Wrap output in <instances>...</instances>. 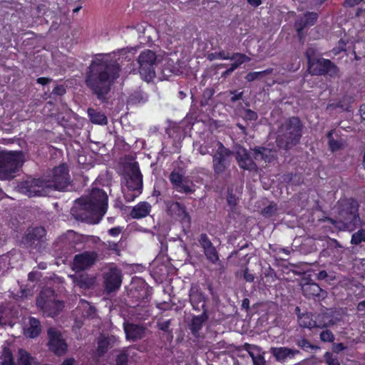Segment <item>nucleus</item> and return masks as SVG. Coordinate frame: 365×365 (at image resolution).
<instances>
[{"label":"nucleus","mask_w":365,"mask_h":365,"mask_svg":"<svg viewBox=\"0 0 365 365\" xmlns=\"http://www.w3.org/2000/svg\"><path fill=\"white\" fill-rule=\"evenodd\" d=\"M123 329L126 339L133 341L143 339L145 334V328L144 327L133 323H124Z\"/></svg>","instance_id":"25"},{"label":"nucleus","mask_w":365,"mask_h":365,"mask_svg":"<svg viewBox=\"0 0 365 365\" xmlns=\"http://www.w3.org/2000/svg\"><path fill=\"white\" fill-rule=\"evenodd\" d=\"M66 90L63 85H57L53 88L51 93L53 96H62L66 93Z\"/></svg>","instance_id":"49"},{"label":"nucleus","mask_w":365,"mask_h":365,"mask_svg":"<svg viewBox=\"0 0 365 365\" xmlns=\"http://www.w3.org/2000/svg\"><path fill=\"white\" fill-rule=\"evenodd\" d=\"M346 42L344 41L343 39H340L339 41H338V43H337V46L334 47L331 51L330 52L334 55V56H337L339 55L341 52H346Z\"/></svg>","instance_id":"44"},{"label":"nucleus","mask_w":365,"mask_h":365,"mask_svg":"<svg viewBox=\"0 0 365 365\" xmlns=\"http://www.w3.org/2000/svg\"><path fill=\"white\" fill-rule=\"evenodd\" d=\"M188 298L190 304L193 310L195 312H208L207 302L208 297L204 293L199 286L192 284L189 289Z\"/></svg>","instance_id":"15"},{"label":"nucleus","mask_w":365,"mask_h":365,"mask_svg":"<svg viewBox=\"0 0 365 365\" xmlns=\"http://www.w3.org/2000/svg\"><path fill=\"white\" fill-rule=\"evenodd\" d=\"M125 180L127 190L124 192V197L127 202L133 201L143 190V175L138 165L132 166Z\"/></svg>","instance_id":"8"},{"label":"nucleus","mask_w":365,"mask_h":365,"mask_svg":"<svg viewBox=\"0 0 365 365\" xmlns=\"http://www.w3.org/2000/svg\"><path fill=\"white\" fill-rule=\"evenodd\" d=\"M328 277V274L325 270L319 271L317 274V278L319 280L327 279Z\"/></svg>","instance_id":"61"},{"label":"nucleus","mask_w":365,"mask_h":365,"mask_svg":"<svg viewBox=\"0 0 365 365\" xmlns=\"http://www.w3.org/2000/svg\"><path fill=\"white\" fill-rule=\"evenodd\" d=\"M307 68L312 76H329L331 78H336L339 73V67L331 60L324 58L315 60L312 66L309 65Z\"/></svg>","instance_id":"13"},{"label":"nucleus","mask_w":365,"mask_h":365,"mask_svg":"<svg viewBox=\"0 0 365 365\" xmlns=\"http://www.w3.org/2000/svg\"><path fill=\"white\" fill-rule=\"evenodd\" d=\"M76 203L86 212V218L91 217L98 223L107 211L108 195L102 189L93 188L89 195L77 199Z\"/></svg>","instance_id":"2"},{"label":"nucleus","mask_w":365,"mask_h":365,"mask_svg":"<svg viewBox=\"0 0 365 365\" xmlns=\"http://www.w3.org/2000/svg\"><path fill=\"white\" fill-rule=\"evenodd\" d=\"M46 230L43 227L29 228L23 237L25 247L41 252L46 245Z\"/></svg>","instance_id":"11"},{"label":"nucleus","mask_w":365,"mask_h":365,"mask_svg":"<svg viewBox=\"0 0 365 365\" xmlns=\"http://www.w3.org/2000/svg\"><path fill=\"white\" fill-rule=\"evenodd\" d=\"M198 242L203 249L207 259L212 264H216L219 261L218 252L207 234L202 233L198 238Z\"/></svg>","instance_id":"21"},{"label":"nucleus","mask_w":365,"mask_h":365,"mask_svg":"<svg viewBox=\"0 0 365 365\" xmlns=\"http://www.w3.org/2000/svg\"><path fill=\"white\" fill-rule=\"evenodd\" d=\"M235 158L241 169L252 171L257 168V165L252 158L250 153L243 146L237 148Z\"/></svg>","instance_id":"20"},{"label":"nucleus","mask_w":365,"mask_h":365,"mask_svg":"<svg viewBox=\"0 0 365 365\" xmlns=\"http://www.w3.org/2000/svg\"><path fill=\"white\" fill-rule=\"evenodd\" d=\"M168 215L175 217L182 223L190 225L191 219L183 204L175 201H167L165 202Z\"/></svg>","instance_id":"18"},{"label":"nucleus","mask_w":365,"mask_h":365,"mask_svg":"<svg viewBox=\"0 0 365 365\" xmlns=\"http://www.w3.org/2000/svg\"><path fill=\"white\" fill-rule=\"evenodd\" d=\"M312 313L298 314V323L301 327L312 329L313 328H323L327 327V323H322L313 319Z\"/></svg>","instance_id":"26"},{"label":"nucleus","mask_w":365,"mask_h":365,"mask_svg":"<svg viewBox=\"0 0 365 365\" xmlns=\"http://www.w3.org/2000/svg\"><path fill=\"white\" fill-rule=\"evenodd\" d=\"M272 72V68H268V69H266V70H264V71H252V72H249L246 76H245V79L248 81V82H252L255 80H257V79H260L262 78V77L267 76V75H269L271 74Z\"/></svg>","instance_id":"35"},{"label":"nucleus","mask_w":365,"mask_h":365,"mask_svg":"<svg viewBox=\"0 0 365 365\" xmlns=\"http://www.w3.org/2000/svg\"><path fill=\"white\" fill-rule=\"evenodd\" d=\"M359 111V114L361 115V120H365V103L361 105Z\"/></svg>","instance_id":"64"},{"label":"nucleus","mask_w":365,"mask_h":365,"mask_svg":"<svg viewBox=\"0 0 365 365\" xmlns=\"http://www.w3.org/2000/svg\"><path fill=\"white\" fill-rule=\"evenodd\" d=\"M303 125L299 118L292 116L279 128L276 143L279 148L289 150L297 145L302 136Z\"/></svg>","instance_id":"4"},{"label":"nucleus","mask_w":365,"mask_h":365,"mask_svg":"<svg viewBox=\"0 0 365 365\" xmlns=\"http://www.w3.org/2000/svg\"><path fill=\"white\" fill-rule=\"evenodd\" d=\"M94 284V280L87 275H81L76 279V284L81 289H89Z\"/></svg>","instance_id":"36"},{"label":"nucleus","mask_w":365,"mask_h":365,"mask_svg":"<svg viewBox=\"0 0 365 365\" xmlns=\"http://www.w3.org/2000/svg\"><path fill=\"white\" fill-rule=\"evenodd\" d=\"M232 152L222 143H217V148L212 155V169L215 175L223 174L230 166Z\"/></svg>","instance_id":"12"},{"label":"nucleus","mask_w":365,"mask_h":365,"mask_svg":"<svg viewBox=\"0 0 365 365\" xmlns=\"http://www.w3.org/2000/svg\"><path fill=\"white\" fill-rule=\"evenodd\" d=\"M319 338L323 342H333L335 339L334 334L329 329L323 330L320 333Z\"/></svg>","instance_id":"45"},{"label":"nucleus","mask_w":365,"mask_h":365,"mask_svg":"<svg viewBox=\"0 0 365 365\" xmlns=\"http://www.w3.org/2000/svg\"><path fill=\"white\" fill-rule=\"evenodd\" d=\"M48 182L43 178H27L18 184L19 191L29 197L46 195L48 192Z\"/></svg>","instance_id":"9"},{"label":"nucleus","mask_w":365,"mask_h":365,"mask_svg":"<svg viewBox=\"0 0 365 365\" xmlns=\"http://www.w3.org/2000/svg\"><path fill=\"white\" fill-rule=\"evenodd\" d=\"M294 344L304 351L309 352L314 349H317L318 346L312 344L304 336L296 337L294 339Z\"/></svg>","instance_id":"34"},{"label":"nucleus","mask_w":365,"mask_h":365,"mask_svg":"<svg viewBox=\"0 0 365 365\" xmlns=\"http://www.w3.org/2000/svg\"><path fill=\"white\" fill-rule=\"evenodd\" d=\"M339 220L328 217L327 221L340 230H354L360 222L359 204L352 197L339 201Z\"/></svg>","instance_id":"3"},{"label":"nucleus","mask_w":365,"mask_h":365,"mask_svg":"<svg viewBox=\"0 0 365 365\" xmlns=\"http://www.w3.org/2000/svg\"><path fill=\"white\" fill-rule=\"evenodd\" d=\"M151 206L147 202H139L133 207L130 212V216L133 219H140L148 216L150 212Z\"/></svg>","instance_id":"30"},{"label":"nucleus","mask_w":365,"mask_h":365,"mask_svg":"<svg viewBox=\"0 0 365 365\" xmlns=\"http://www.w3.org/2000/svg\"><path fill=\"white\" fill-rule=\"evenodd\" d=\"M120 71V66L116 60L98 54L88 68L85 83L98 100L106 103L107 95L119 78Z\"/></svg>","instance_id":"1"},{"label":"nucleus","mask_w":365,"mask_h":365,"mask_svg":"<svg viewBox=\"0 0 365 365\" xmlns=\"http://www.w3.org/2000/svg\"><path fill=\"white\" fill-rule=\"evenodd\" d=\"M230 60L234 61V63L240 67L242 64L250 62L251 58L245 53L237 52L232 54Z\"/></svg>","instance_id":"38"},{"label":"nucleus","mask_w":365,"mask_h":365,"mask_svg":"<svg viewBox=\"0 0 365 365\" xmlns=\"http://www.w3.org/2000/svg\"><path fill=\"white\" fill-rule=\"evenodd\" d=\"M41 332V324L40 321L35 317H29V324L27 327L24 329V334L31 339H34L37 337Z\"/></svg>","instance_id":"29"},{"label":"nucleus","mask_w":365,"mask_h":365,"mask_svg":"<svg viewBox=\"0 0 365 365\" xmlns=\"http://www.w3.org/2000/svg\"><path fill=\"white\" fill-rule=\"evenodd\" d=\"M245 346L250 356L252 358L253 365H266V361L262 354L259 353V351L255 353L250 350L251 345L249 344H245Z\"/></svg>","instance_id":"33"},{"label":"nucleus","mask_w":365,"mask_h":365,"mask_svg":"<svg viewBox=\"0 0 365 365\" xmlns=\"http://www.w3.org/2000/svg\"><path fill=\"white\" fill-rule=\"evenodd\" d=\"M103 285L107 292L118 290L122 284V271L116 265H110L103 274Z\"/></svg>","instance_id":"14"},{"label":"nucleus","mask_w":365,"mask_h":365,"mask_svg":"<svg viewBox=\"0 0 365 365\" xmlns=\"http://www.w3.org/2000/svg\"><path fill=\"white\" fill-rule=\"evenodd\" d=\"M247 2L251 6L257 8L262 4V0H247Z\"/></svg>","instance_id":"60"},{"label":"nucleus","mask_w":365,"mask_h":365,"mask_svg":"<svg viewBox=\"0 0 365 365\" xmlns=\"http://www.w3.org/2000/svg\"><path fill=\"white\" fill-rule=\"evenodd\" d=\"M362 242H365V230H360L354 233L351 239V243L352 245H356Z\"/></svg>","instance_id":"41"},{"label":"nucleus","mask_w":365,"mask_h":365,"mask_svg":"<svg viewBox=\"0 0 365 365\" xmlns=\"http://www.w3.org/2000/svg\"><path fill=\"white\" fill-rule=\"evenodd\" d=\"M243 278L247 282H252L255 280V276L251 273L247 267H245L243 272Z\"/></svg>","instance_id":"52"},{"label":"nucleus","mask_w":365,"mask_h":365,"mask_svg":"<svg viewBox=\"0 0 365 365\" xmlns=\"http://www.w3.org/2000/svg\"><path fill=\"white\" fill-rule=\"evenodd\" d=\"M156 60L155 53L149 49L142 51L138 56L139 73L147 82L151 81L155 77Z\"/></svg>","instance_id":"10"},{"label":"nucleus","mask_w":365,"mask_h":365,"mask_svg":"<svg viewBox=\"0 0 365 365\" xmlns=\"http://www.w3.org/2000/svg\"><path fill=\"white\" fill-rule=\"evenodd\" d=\"M48 182V189L66 191V188L71 185V177L69 169L66 163H61L58 166L54 167L49 175L45 178Z\"/></svg>","instance_id":"7"},{"label":"nucleus","mask_w":365,"mask_h":365,"mask_svg":"<svg viewBox=\"0 0 365 365\" xmlns=\"http://www.w3.org/2000/svg\"><path fill=\"white\" fill-rule=\"evenodd\" d=\"M227 204L232 207H235L237 205V199L232 193H229L227 197Z\"/></svg>","instance_id":"56"},{"label":"nucleus","mask_w":365,"mask_h":365,"mask_svg":"<svg viewBox=\"0 0 365 365\" xmlns=\"http://www.w3.org/2000/svg\"><path fill=\"white\" fill-rule=\"evenodd\" d=\"M36 304L47 316L51 317L58 315L64 307V302L56 299L55 291L48 287L40 292Z\"/></svg>","instance_id":"6"},{"label":"nucleus","mask_w":365,"mask_h":365,"mask_svg":"<svg viewBox=\"0 0 365 365\" xmlns=\"http://www.w3.org/2000/svg\"><path fill=\"white\" fill-rule=\"evenodd\" d=\"M98 253L95 251H85L76 255L73 261V269L84 271L92 267L98 260Z\"/></svg>","instance_id":"17"},{"label":"nucleus","mask_w":365,"mask_h":365,"mask_svg":"<svg viewBox=\"0 0 365 365\" xmlns=\"http://www.w3.org/2000/svg\"><path fill=\"white\" fill-rule=\"evenodd\" d=\"M319 15L314 11H307L302 18L297 20L294 23V28L297 33V36L301 39L303 36V31L306 27L314 26L317 19Z\"/></svg>","instance_id":"23"},{"label":"nucleus","mask_w":365,"mask_h":365,"mask_svg":"<svg viewBox=\"0 0 365 365\" xmlns=\"http://www.w3.org/2000/svg\"><path fill=\"white\" fill-rule=\"evenodd\" d=\"M231 57L232 54H230L229 52L220 51L219 52L210 54L208 58L210 60H213L214 58L220 60H230L231 59Z\"/></svg>","instance_id":"43"},{"label":"nucleus","mask_w":365,"mask_h":365,"mask_svg":"<svg viewBox=\"0 0 365 365\" xmlns=\"http://www.w3.org/2000/svg\"><path fill=\"white\" fill-rule=\"evenodd\" d=\"M175 189L178 192L185 193L186 195L192 194L195 192V189H192L189 185L183 183V182Z\"/></svg>","instance_id":"47"},{"label":"nucleus","mask_w":365,"mask_h":365,"mask_svg":"<svg viewBox=\"0 0 365 365\" xmlns=\"http://www.w3.org/2000/svg\"><path fill=\"white\" fill-rule=\"evenodd\" d=\"M230 93L232 96L230 98V101L232 103H235L236 101L242 98L243 92H237V91H230Z\"/></svg>","instance_id":"53"},{"label":"nucleus","mask_w":365,"mask_h":365,"mask_svg":"<svg viewBox=\"0 0 365 365\" xmlns=\"http://www.w3.org/2000/svg\"><path fill=\"white\" fill-rule=\"evenodd\" d=\"M356 309L359 312H365V300L361 301L358 303Z\"/></svg>","instance_id":"63"},{"label":"nucleus","mask_w":365,"mask_h":365,"mask_svg":"<svg viewBox=\"0 0 365 365\" xmlns=\"http://www.w3.org/2000/svg\"><path fill=\"white\" fill-rule=\"evenodd\" d=\"M317 50L316 48L309 46L305 51V56L307 59V67L319 58H317Z\"/></svg>","instance_id":"40"},{"label":"nucleus","mask_w":365,"mask_h":365,"mask_svg":"<svg viewBox=\"0 0 365 365\" xmlns=\"http://www.w3.org/2000/svg\"><path fill=\"white\" fill-rule=\"evenodd\" d=\"M0 365H15L11 352L8 351L4 354V359Z\"/></svg>","instance_id":"48"},{"label":"nucleus","mask_w":365,"mask_h":365,"mask_svg":"<svg viewBox=\"0 0 365 365\" xmlns=\"http://www.w3.org/2000/svg\"><path fill=\"white\" fill-rule=\"evenodd\" d=\"M208 319V312H203L199 315L193 316L190 324V329L192 334L194 335L198 334Z\"/></svg>","instance_id":"28"},{"label":"nucleus","mask_w":365,"mask_h":365,"mask_svg":"<svg viewBox=\"0 0 365 365\" xmlns=\"http://www.w3.org/2000/svg\"><path fill=\"white\" fill-rule=\"evenodd\" d=\"M361 2H365V0H344L342 5L344 8H352Z\"/></svg>","instance_id":"50"},{"label":"nucleus","mask_w":365,"mask_h":365,"mask_svg":"<svg viewBox=\"0 0 365 365\" xmlns=\"http://www.w3.org/2000/svg\"><path fill=\"white\" fill-rule=\"evenodd\" d=\"M245 114L242 116L245 121H255L258 118L257 113L251 109H244Z\"/></svg>","instance_id":"46"},{"label":"nucleus","mask_w":365,"mask_h":365,"mask_svg":"<svg viewBox=\"0 0 365 365\" xmlns=\"http://www.w3.org/2000/svg\"><path fill=\"white\" fill-rule=\"evenodd\" d=\"M34 358L27 351L19 349L16 365H36Z\"/></svg>","instance_id":"32"},{"label":"nucleus","mask_w":365,"mask_h":365,"mask_svg":"<svg viewBox=\"0 0 365 365\" xmlns=\"http://www.w3.org/2000/svg\"><path fill=\"white\" fill-rule=\"evenodd\" d=\"M122 232V228L120 227H115L108 230V233L110 236L117 237Z\"/></svg>","instance_id":"58"},{"label":"nucleus","mask_w":365,"mask_h":365,"mask_svg":"<svg viewBox=\"0 0 365 365\" xmlns=\"http://www.w3.org/2000/svg\"><path fill=\"white\" fill-rule=\"evenodd\" d=\"M115 361V365H128V357L125 354H119Z\"/></svg>","instance_id":"55"},{"label":"nucleus","mask_w":365,"mask_h":365,"mask_svg":"<svg viewBox=\"0 0 365 365\" xmlns=\"http://www.w3.org/2000/svg\"><path fill=\"white\" fill-rule=\"evenodd\" d=\"M324 359L327 365H341L338 356H334L329 351L325 352L324 354Z\"/></svg>","instance_id":"42"},{"label":"nucleus","mask_w":365,"mask_h":365,"mask_svg":"<svg viewBox=\"0 0 365 365\" xmlns=\"http://www.w3.org/2000/svg\"><path fill=\"white\" fill-rule=\"evenodd\" d=\"M88 113L90 117V120L93 123L101 125H104L108 123V118L104 113L96 111L93 108H89Z\"/></svg>","instance_id":"31"},{"label":"nucleus","mask_w":365,"mask_h":365,"mask_svg":"<svg viewBox=\"0 0 365 365\" xmlns=\"http://www.w3.org/2000/svg\"><path fill=\"white\" fill-rule=\"evenodd\" d=\"M170 324H171L170 320H166V321L158 322L157 327L160 330L167 332V331H169V328L170 327Z\"/></svg>","instance_id":"51"},{"label":"nucleus","mask_w":365,"mask_h":365,"mask_svg":"<svg viewBox=\"0 0 365 365\" xmlns=\"http://www.w3.org/2000/svg\"><path fill=\"white\" fill-rule=\"evenodd\" d=\"M304 296L307 299H312L315 301H321L327 297V292L322 289L315 282L307 281L302 286Z\"/></svg>","instance_id":"22"},{"label":"nucleus","mask_w":365,"mask_h":365,"mask_svg":"<svg viewBox=\"0 0 365 365\" xmlns=\"http://www.w3.org/2000/svg\"><path fill=\"white\" fill-rule=\"evenodd\" d=\"M47 333L48 336V349L56 355L60 356L65 354L68 346L61 331L56 328L50 327Z\"/></svg>","instance_id":"16"},{"label":"nucleus","mask_w":365,"mask_h":365,"mask_svg":"<svg viewBox=\"0 0 365 365\" xmlns=\"http://www.w3.org/2000/svg\"><path fill=\"white\" fill-rule=\"evenodd\" d=\"M198 151L201 155H205L209 153L208 147L205 145H201L198 148Z\"/></svg>","instance_id":"62"},{"label":"nucleus","mask_w":365,"mask_h":365,"mask_svg":"<svg viewBox=\"0 0 365 365\" xmlns=\"http://www.w3.org/2000/svg\"><path fill=\"white\" fill-rule=\"evenodd\" d=\"M253 158L257 161H264L265 163H272L274 156L272 150L259 146L252 149Z\"/></svg>","instance_id":"27"},{"label":"nucleus","mask_w":365,"mask_h":365,"mask_svg":"<svg viewBox=\"0 0 365 365\" xmlns=\"http://www.w3.org/2000/svg\"><path fill=\"white\" fill-rule=\"evenodd\" d=\"M277 211V205L275 202H271L267 206L264 207L261 214L265 218H269L275 215Z\"/></svg>","instance_id":"37"},{"label":"nucleus","mask_w":365,"mask_h":365,"mask_svg":"<svg viewBox=\"0 0 365 365\" xmlns=\"http://www.w3.org/2000/svg\"><path fill=\"white\" fill-rule=\"evenodd\" d=\"M25 162L22 150H0V180H11Z\"/></svg>","instance_id":"5"},{"label":"nucleus","mask_w":365,"mask_h":365,"mask_svg":"<svg viewBox=\"0 0 365 365\" xmlns=\"http://www.w3.org/2000/svg\"><path fill=\"white\" fill-rule=\"evenodd\" d=\"M108 341L105 340H101L98 341V351L101 354H105L108 350Z\"/></svg>","instance_id":"54"},{"label":"nucleus","mask_w":365,"mask_h":365,"mask_svg":"<svg viewBox=\"0 0 365 365\" xmlns=\"http://www.w3.org/2000/svg\"><path fill=\"white\" fill-rule=\"evenodd\" d=\"M51 81H52V79L50 78H48V77H39L36 79L37 83L43 85V86L51 83Z\"/></svg>","instance_id":"59"},{"label":"nucleus","mask_w":365,"mask_h":365,"mask_svg":"<svg viewBox=\"0 0 365 365\" xmlns=\"http://www.w3.org/2000/svg\"><path fill=\"white\" fill-rule=\"evenodd\" d=\"M169 180L174 188H176L183 182V175L174 170L170 173Z\"/></svg>","instance_id":"39"},{"label":"nucleus","mask_w":365,"mask_h":365,"mask_svg":"<svg viewBox=\"0 0 365 365\" xmlns=\"http://www.w3.org/2000/svg\"><path fill=\"white\" fill-rule=\"evenodd\" d=\"M270 352L276 361L282 363L285 362L287 359H294L297 355L301 354L298 349L286 346L272 347Z\"/></svg>","instance_id":"24"},{"label":"nucleus","mask_w":365,"mask_h":365,"mask_svg":"<svg viewBox=\"0 0 365 365\" xmlns=\"http://www.w3.org/2000/svg\"><path fill=\"white\" fill-rule=\"evenodd\" d=\"M326 137L329 150L331 153H336L345 149L346 140L342 138L339 131L331 129L327 133Z\"/></svg>","instance_id":"19"},{"label":"nucleus","mask_w":365,"mask_h":365,"mask_svg":"<svg viewBox=\"0 0 365 365\" xmlns=\"http://www.w3.org/2000/svg\"><path fill=\"white\" fill-rule=\"evenodd\" d=\"M346 349V346L343 343H336L333 344L332 350L334 353L339 354V352L344 351Z\"/></svg>","instance_id":"57"}]
</instances>
